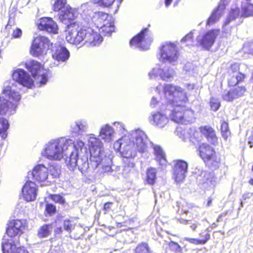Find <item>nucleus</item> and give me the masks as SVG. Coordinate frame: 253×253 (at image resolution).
Here are the masks:
<instances>
[{
    "instance_id": "nucleus-49",
    "label": "nucleus",
    "mask_w": 253,
    "mask_h": 253,
    "mask_svg": "<svg viewBox=\"0 0 253 253\" xmlns=\"http://www.w3.org/2000/svg\"><path fill=\"white\" fill-rule=\"evenodd\" d=\"M135 251V253H150L148 245L146 243H142L138 245Z\"/></svg>"
},
{
    "instance_id": "nucleus-60",
    "label": "nucleus",
    "mask_w": 253,
    "mask_h": 253,
    "mask_svg": "<svg viewBox=\"0 0 253 253\" xmlns=\"http://www.w3.org/2000/svg\"><path fill=\"white\" fill-rule=\"evenodd\" d=\"M46 211L49 214H52L56 212V207L51 204H47L45 208Z\"/></svg>"
},
{
    "instance_id": "nucleus-55",
    "label": "nucleus",
    "mask_w": 253,
    "mask_h": 253,
    "mask_svg": "<svg viewBox=\"0 0 253 253\" xmlns=\"http://www.w3.org/2000/svg\"><path fill=\"white\" fill-rule=\"evenodd\" d=\"M124 170H126L127 171H129L130 169L134 168L135 166L134 163L130 159H126V160H124Z\"/></svg>"
},
{
    "instance_id": "nucleus-52",
    "label": "nucleus",
    "mask_w": 253,
    "mask_h": 253,
    "mask_svg": "<svg viewBox=\"0 0 253 253\" xmlns=\"http://www.w3.org/2000/svg\"><path fill=\"white\" fill-rule=\"evenodd\" d=\"M210 106L212 110L216 111L219 109L220 103L218 99L211 97L210 100Z\"/></svg>"
},
{
    "instance_id": "nucleus-33",
    "label": "nucleus",
    "mask_w": 253,
    "mask_h": 253,
    "mask_svg": "<svg viewBox=\"0 0 253 253\" xmlns=\"http://www.w3.org/2000/svg\"><path fill=\"white\" fill-rule=\"evenodd\" d=\"M14 238H10L7 235H4L1 243V248L3 253H14L16 248Z\"/></svg>"
},
{
    "instance_id": "nucleus-63",
    "label": "nucleus",
    "mask_w": 253,
    "mask_h": 253,
    "mask_svg": "<svg viewBox=\"0 0 253 253\" xmlns=\"http://www.w3.org/2000/svg\"><path fill=\"white\" fill-rule=\"evenodd\" d=\"M248 144L250 145V147H253V131H251L250 136L248 137Z\"/></svg>"
},
{
    "instance_id": "nucleus-23",
    "label": "nucleus",
    "mask_w": 253,
    "mask_h": 253,
    "mask_svg": "<svg viewBox=\"0 0 253 253\" xmlns=\"http://www.w3.org/2000/svg\"><path fill=\"white\" fill-rule=\"evenodd\" d=\"M38 27L40 30H44L50 33L57 34L58 32V26L51 18H41L38 23Z\"/></svg>"
},
{
    "instance_id": "nucleus-8",
    "label": "nucleus",
    "mask_w": 253,
    "mask_h": 253,
    "mask_svg": "<svg viewBox=\"0 0 253 253\" xmlns=\"http://www.w3.org/2000/svg\"><path fill=\"white\" fill-rule=\"evenodd\" d=\"M87 139L90 147V165H92L93 167H96L100 159L99 157L104 156L103 144L101 140L93 134H88Z\"/></svg>"
},
{
    "instance_id": "nucleus-62",
    "label": "nucleus",
    "mask_w": 253,
    "mask_h": 253,
    "mask_svg": "<svg viewBox=\"0 0 253 253\" xmlns=\"http://www.w3.org/2000/svg\"><path fill=\"white\" fill-rule=\"evenodd\" d=\"M189 225L190 226V228L193 231H195L196 228H197L198 226L199 225H200V223L196 221H193L192 220H190L189 223Z\"/></svg>"
},
{
    "instance_id": "nucleus-43",
    "label": "nucleus",
    "mask_w": 253,
    "mask_h": 253,
    "mask_svg": "<svg viewBox=\"0 0 253 253\" xmlns=\"http://www.w3.org/2000/svg\"><path fill=\"white\" fill-rule=\"evenodd\" d=\"M230 76V78L228 79V84L230 86H233L243 81L245 77V75L242 73H237V74Z\"/></svg>"
},
{
    "instance_id": "nucleus-11",
    "label": "nucleus",
    "mask_w": 253,
    "mask_h": 253,
    "mask_svg": "<svg viewBox=\"0 0 253 253\" xmlns=\"http://www.w3.org/2000/svg\"><path fill=\"white\" fill-rule=\"evenodd\" d=\"M198 151L201 158L209 167L213 169L218 167L220 159L216 156L212 147L209 144L203 143L199 146Z\"/></svg>"
},
{
    "instance_id": "nucleus-53",
    "label": "nucleus",
    "mask_w": 253,
    "mask_h": 253,
    "mask_svg": "<svg viewBox=\"0 0 253 253\" xmlns=\"http://www.w3.org/2000/svg\"><path fill=\"white\" fill-rule=\"evenodd\" d=\"M169 247L170 250L174 252L178 253L181 252L182 249L178 243L170 241L169 243Z\"/></svg>"
},
{
    "instance_id": "nucleus-13",
    "label": "nucleus",
    "mask_w": 253,
    "mask_h": 253,
    "mask_svg": "<svg viewBox=\"0 0 253 253\" xmlns=\"http://www.w3.org/2000/svg\"><path fill=\"white\" fill-rule=\"evenodd\" d=\"M148 29L147 28L142 29L130 40V46L142 50H148L153 41V38L148 34Z\"/></svg>"
},
{
    "instance_id": "nucleus-41",
    "label": "nucleus",
    "mask_w": 253,
    "mask_h": 253,
    "mask_svg": "<svg viewBox=\"0 0 253 253\" xmlns=\"http://www.w3.org/2000/svg\"><path fill=\"white\" fill-rule=\"evenodd\" d=\"M52 231V225L51 224H44L41 226L38 230V236L40 238H43L50 235Z\"/></svg>"
},
{
    "instance_id": "nucleus-37",
    "label": "nucleus",
    "mask_w": 253,
    "mask_h": 253,
    "mask_svg": "<svg viewBox=\"0 0 253 253\" xmlns=\"http://www.w3.org/2000/svg\"><path fill=\"white\" fill-rule=\"evenodd\" d=\"M153 150L156 161L160 165H166L167 163L166 155L162 148L159 145H154Z\"/></svg>"
},
{
    "instance_id": "nucleus-27",
    "label": "nucleus",
    "mask_w": 253,
    "mask_h": 253,
    "mask_svg": "<svg viewBox=\"0 0 253 253\" xmlns=\"http://www.w3.org/2000/svg\"><path fill=\"white\" fill-rule=\"evenodd\" d=\"M91 18V23H93L98 28L99 25L108 24L109 22L113 21L112 16L102 12H95Z\"/></svg>"
},
{
    "instance_id": "nucleus-32",
    "label": "nucleus",
    "mask_w": 253,
    "mask_h": 253,
    "mask_svg": "<svg viewBox=\"0 0 253 253\" xmlns=\"http://www.w3.org/2000/svg\"><path fill=\"white\" fill-rule=\"evenodd\" d=\"M200 131L202 134L207 138L209 142L215 145L217 144V137L216 136L215 131L211 126H201Z\"/></svg>"
},
{
    "instance_id": "nucleus-4",
    "label": "nucleus",
    "mask_w": 253,
    "mask_h": 253,
    "mask_svg": "<svg viewBox=\"0 0 253 253\" xmlns=\"http://www.w3.org/2000/svg\"><path fill=\"white\" fill-rule=\"evenodd\" d=\"M21 99L19 92L11 86H7L0 96V114L9 116L16 112L17 102Z\"/></svg>"
},
{
    "instance_id": "nucleus-9",
    "label": "nucleus",
    "mask_w": 253,
    "mask_h": 253,
    "mask_svg": "<svg viewBox=\"0 0 253 253\" xmlns=\"http://www.w3.org/2000/svg\"><path fill=\"white\" fill-rule=\"evenodd\" d=\"M99 160L96 167L90 165L93 169H98L97 172L100 173H105L114 176L118 175L120 170V167L112 164V158L110 156H102L99 157Z\"/></svg>"
},
{
    "instance_id": "nucleus-59",
    "label": "nucleus",
    "mask_w": 253,
    "mask_h": 253,
    "mask_svg": "<svg viewBox=\"0 0 253 253\" xmlns=\"http://www.w3.org/2000/svg\"><path fill=\"white\" fill-rule=\"evenodd\" d=\"M114 126L116 127L117 131L120 133H124L126 131L124 125L119 122H116L114 123Z\"/></svg>"
},
{
    "instance_id": "nucleus-20",
    "label": "nucleus",
    "mask_w": 253,
    "mask_h": 253,
    "mask_svg": "<svg viewBox=\"0 0 253 253\" xmlns=\"http://www.w3.org/2000/svg\"><path fill=\"white\" fill-rule=\"evenodd\" d=\"M168 106L162 107L161 109L163 110L165 114H163L159 112L153 113L149 118V121L151 124L156 126L159 128L164 127L169 122V119L167 116L168 115L166 114V110Z\"/></svg>"
},
{
    "instance_id": "nucleus-56",
    "label": "nucleus",
    "mask_w": 253,
    "mask_h": 253,
    "mask_svg": "<svg viewBox=\"0 0 253 253\" xmlns=\"http://www.w3.org/2000/svg\"><path fill=\"white\" fill-rule=\"evenodd\" d=\"M239 66L237 63H234L231 64L230 68L229 69V73L230 75L237 74V73H241L239 72Z\"/></svg>"
},
{
    "instance_id": "nucleus-58",
    "label": "nucleus",
    "mask_w": 253,
    "mask_h": 253,
    "mask_svg": "<svg viewBox=\"0 0 253 253\" xmlns=\"http://www.w3.org/2000/svg\"><path fill=\"white\" fill-rule=\"evenodd\" d=\"M51 199L56 203L63 204L65 202V199L60 195H53L51 196Z\"/></svg>"
},
{
    "instance_id": "nucleus-57",
    "label": "nucleus",
    "mask_w": 253,
    "mask_h": 253,
    "mask_svg": "<svg viewBox=\"0 0 253 253\" xmlns=\"http://www.w3.org/2000/svg\"><path fill=\"white\" fill-rule=\"evenodd\" d=\"M63 228L65 230L67 231L68 232H71L72 227L73 224L71 223V221L69 219L64 220L63 222Z\"/></svg>"
},
{
    "instance_id": "nucleus-46",
    "label": "nucleus",
    "mask_w": 253,
    "mask_h": 253,
    "mask_svg": "<svg viewBox=\"0 0 253 253\" xmlns=\"http://www.w3.org/2000/svg\"><path fill=\"white\" fill-rule=\"evenodd\" d=\"M210 239V234L209 233L206 234V239L199 240L195 238H191L188 237H185L184 240L187 241L189 243L197 245H204L206 244L207 241Z\"/></svg>"
},
{
    "instance_id": "nucleus-14",
    "label": "nucleus",
    "mask_w": 253,
    "mask_h": 253,
    "mask_svg": "<svg viewBox=\"0 0 253 253\" xmlns=\"http://www.w3.org/2000/svg\"><path fill=\"white\" fill-rule=\"evenodd\" d=\"M219 34V30L211 29L200 34L196 39L198 45L206 50H209L214 44Z\"/></svg>"
},
{
    "instance_id": "nucleus-6",
    "label": "nucleus",
    "mask_w": 253,
    "mask_h": 253,
    "mask_svg": "<svg viewBox=\"0 0 253 253\" xmlns=\"http://www.w3.org/2000/svg\"><path fill=\"white\" fill-rule=\"evenodd\" d=\"M114 148L126 159H131L136 155V148L132 145L130 136L126 134L114 142Z\"/></svg>"
},
{
    "instance_id": "nucleus-7",
    "label": "nucleus",
    "mask_w": 253,
    "mask_h": 253,
    "mask_svg": "<svg viewBox=\"0 0 253 253\" xmlns=\"http://www.w3.org/2000/svg\"><path fill=\"white\" fill-rule=\"evenodd\" d=\"M161 61L174 65L177 61L179 52L176 45L171 42H165L162 43L159 48Z\"/></svg>"
},
{
    "instance_id": "nucleus-35",
    "label": "nucleus",
    "mask_w": 253,
    "mask_h": 253,
    "mask_svg": "<svg viewBox=\"0 0 253 253\" xmlns=\"http://www.w3.org/2000/svg\"><path fill=\"white\" fill-rule=\"evenodd\" d=\"M71 145L72 147H70L68 149V151H71V152L68 154V155L70 156L71 153L77 152H78V156H81L82 154H86V149L84 147V143L83 141L78 140L75 143H74V141L73 140V143Z\"/></svg>"
},
{
    "instance_id": "nucleus-29",
    "label": "nucleus",
    "mask_w": 253,
    "mask_h": 253,
    "mask_svg": "<svg viewBox=\"0 0 253 253\" xmlns=\"http://www.w3.org/2000/svg\"><path fill=\"white\" fill-rule=\"evenodd\" d=\"M52 57L58 63L66 62L70 57V52L66 47L59 46L52 53Z\"/></svg>"
},
{
    "instance_id": "nucleus-25",
    "label": "nucleus",
    "mask_w": 253,
    "mask_h": 253,
    "mask_svg": "<svg viewBox=\"0 0 253 253\" xmlns=\"http://www.w3.org/2000/svg\"><path fill=\"white\" fill-rule=\"evenodd\" d=\"M78 12L81 15L85 22L88 24L91 23V18L95 13L93 11L91 2L82 4L78 8Z\"/></svg>"
},
{
    "instance_id": "nucleus-34",
    "label": "nucleus",
    "mask_w": 253,
    "mask_h": 253,
    "mask_svg": "<svg viewBox=\"0 0 253 253\" xmlns=\"http://www.w3.org/2000/svg\"><path fill=\"white\" fill-rule=\"evenodd\" d=\"M182 134L183 135L182 139L185 141H186L187 139H188L190 141L195 144L196 142L199 141L198 136L199 132L196 131L195 128H189L184 129L183 130Z\"/></svg>"
},
{
    "instance_id": "nucleus-26",
    "label": "nucleus",
    "mask_w": 253,
    "mask_h": 253,
    "mask_svg": "<svg viewBox=\"0 0 253 253\" xmlns=\"http://www.w3.org/2000/svg\"><path fill=\"white\" fill-rule=\"evenodd\" d=\"M246 89L243 86H238L229 91H225L222 94V98L227 101H232L234 99L242 96L246 92Z\"/></svg>"
},
{
    "instance_id": "nucleus-31",
    "label": "nucleus",
    "mask_w": 253,
    "mask_h": 253,
    "mask_svg": "<svg viewBox=\"0 0 253 253\" xmlns=\"http://www.w3.org/2000/svg\"><path fill=\"white\" fill-rule=\"evenodd\" d=\"M75 18L74 10L69 5L64 7L59 14V19L62 23L68 24Z\"/></svg>"
},
{
    "instance_id": "nucleus-40",
    "label": "nucleus",
    "mask_w": 253,
    "mask_h": 253,
    "mask_svg": "<svg viewBox=\"0 0 253 253\" xmlns=\"http://www.w3.org/2000/svg\"><path fill=\"white\" fill-rule=\"evenodd\" d=\"M98 29L99 32L103 33L104 36H110L111 33L115 31L114 22L111 21L108 24L99 25Z\"/></svg>"
},
{
    "instance_id": "nucleus-39",
    "label": "nucleus",
    "mask_w": 253,
    "mask_h": 253,
    "mask_svg": "<svg viewBox=\"0 0 253 253\" xmlns=\"http://www.w3.org/2000/svg\"><path fill=\"white\" fill-rule=\"evenodd\" d=\"M166 84H164L163 89H164V86ZM163 94L164 95V97L162 98H161V100H159L158 98L155 96L152 97L151 102H150V106L153 107L155 108L157 106H159L161 107H166L168 105V104H169V103L168 102V100L166 99L165 97V94L164 93V90H163L162 92Z\"/></svg>"
},
{
    "instance_id": "nucleus-38",
    "label": "nucleus",
    "mask_w": 253,
    "mask_h": 253,
    "mask_svg": "<svg viewBox=\"0 0 253 253\" xmlns=\"http://www.w3.org/2000/svg\"><path fill=\"white\" fill-rule=\"evenodd\" d=\"M223 13V6H220L214 9L211 15L208 18L207 25H211L218 21Z\"/></svg>"
},
{
    "instance_id": "nucleus-44",
    "label": "nucleus",
    "mask_w": 253,
    "mask_h": 253,
    "mask_svg": "<svg viewBox=\"0 0 253 253\" xmlns=\"http://www.w3.org/2000/svg\"><path fill=\"white\" fill-rule=\"evenodd\" d=\"M187 171L180 170L177 169H173V174L175 181L178 184L183 182L186 176Z\"/></svg>"
},
{
    "instance_id": "nucleus-19",
    "label": "nucleus",
    "mask_w": 253,
    "mask_h": 253,
    "mask_svg": "<svg viewBox=\"0 0 253 253\" xmlns=\"http://www.w3.org/2000/svg\"><path fill=\"white\" fill-rule=\"evenodd\" d=\"M48 169L43 164L36 166L32 171L28 173V177L32 176V179L39 182L45 181L48 177Z\"/></svg>"
},
{
    "instance_id": "nucleus-17",
    "label": "nucleus",
    "mask_w": 253,
    "mask_h": 253,
    "mask_svg": "<svg viewBox=\"0 0 253 253\" xmlns=\"http://www.w3.org/2000/svg\"><path fill=\"white\" fill-rule=\"evenodd\" d=\"M175 75L173 69L169 66H157L152 69L149 73V76L151 79H155L160 77L161 79L165 81H170Z\"/></svg>"
},
{
    "instance_id": "nucleus-48",
    "label": "nucleus",
    "mask_w": 253,
    "mask_h": 253,
    "mask_svg": "<svg viewBox=\"0 0 253 253\" xmlns=\"http://www.w3.org/2000/svg\"><path fill=\"white\" fill-rule=\"evenodd\" d=\"M66 0H56L53 5V9L55 11H58L63 9L67 5H66Z\"/></svg>"
},
{
    "instance_id": "nucleus-42",
    "label": "nucleus",
    "mask_w": 253,
    "mask_h": 253,
    "mask_svg": "<svg viewBox=\"0 0 253 253\" xmlns=\"http://www.w3.org/2000/svg\"><path fill=\"white\" fill-rule=\"evenodd\" d=\"M9 126L7 120L0 117V136L4 139L7 137V130Z\"/></svg>"
},
{
    "instance_id": "nucleus-28",
    "label": "nucleus",
    "mask_w": 253,
    "mask_h": 253,
    "mask_svg": "<svg viewBox=\"0 0 253 253\" xmlns=\"http://www.w3.org/2000/svg\"><path fill=\"white\" fill-rule=\"evenodd\" d=\"M91 18V23H93L98 28L99 25L108 24L109 22L113 21L112 16L102 12H95Z\"/></svg>"
},
{
    "instance_id": "nucleus-1",
    "label": "nucleus",
    "mask_w": 253,
    "mask_h": 253,
    "mask_svg": "<svg viewBox=\"0 0 253 253\" xmlns=\"http://www.w3.org/2000/svg\"><path fill=\"white\" fill-rule=\"evenodd\" d=\"M164 91L169 104L166 111L169 118L177 123L188 125L195 122L194 111L184 104L188 100L182 88L172 84H166Z\"/></svg>"
},
{
    "instance_id": "nucleus-50",
    "label": "nucleus",
    "mask_w": 253,
    "mask_h": 253,
    "mask_svg": "<svg viewBox=\"0 0 253 253\" xmlns=\"http://www.w3.org/2000/svg\"><path fill=\"white\" fill-rule=\"evenodd\" d=\"M94 4L103 7L110 6L114 2L115 0H92Z\"/></svg>"
},
{
    "instance_id": "nucleus-61",
    "label": "nucleus",
    "mask_w": 253,
    "mask_h": 253,
    "mask_svg": "<svg viewBox=\"0 0 253 253\" xmlns=\"http://www.w3.org/2000/svg\"><path fill=\"white\" fill-rule=\"evenodd\" d=\"M22 34V30L17 28L15 30L13 31L12 37L14 38H20Z\"/></svg>"
},
{
    "instance_id": "nucleus-10",
    "label": "nucleus",
    "mask_w": 253,
    "mask_h": 253,
    "mask_svg": "<svg viewBox=\"0 0 253 253\" xmlns=\"http://www.w3.org/2000/svg\"><path fill=\"white\" fill-rule=\"evenodd\" d=\"M67 164L71 170H74L78 167L79 170L84 173L90 167V163L88 161L87 154L78 156V152L71 153L68 159L66 160Z\"/></svg>"
},
{
    "instance_id": "nucleus-64",
    "label": "nucleus",
    "mask_w": 253,
    "mask_h": 253,
    "mask_svg": "<svg viewBox=\"0 0 253 253\" xmlns=\"http://www.w3.org/2000/svg\"><path fill=\"white\" fill-rule=\"evenodd\" d=\"M14 253H29L24 247L18 248Z\"/></svg>"
},
{
    "instance_id": "nucleus-21",
    "label": "nucleus",
    "mask_w": 253,
    "mask_h": 253,
    "mask_svg": "<svg viewBox=\"0 0 253 253\" xmlns=\"http://www.w3.org/2000/svg\"><path fill=\"white\" fill-rule=\"evenodd\" d=\"M38 187L32 181H27L23 186L22 192L23 198L27 202L36 200L37 196Z\"/></svg>"
},
{
    "instance_id": "nucleus-22",
    "label": "nucleus",
    "mask_w": 253,
    "mask_h": 253,
    "mask_svg": "<svg viewBox=\"0 0 253 253\" xmlns=\"http://www.w3.org/2000/svg\"><path fill=\"white\" fill-rule=\"evenodd\" d=\"M25 227V221L16 219L10 222L6 229V235L10 238H15L21 235Z\"/></svg>"
},
{
    "instance_id": "nucleus-5",
    "label": "nucleus",
    "mask_w": 253,
    "mask_h": 253,
    "mask_svg": "<svg viewBox=\"0 0 253 253\" xmlns=\"http://www.w3.org/2000/svg\"><path fill=\"white\" fill-rule=\"evenodd\" d=\"M253 16V4L247 1L242 2L241 11L238 7L231 8L228 17L223 25V30L225 32L226 28L232 21L239 18V24L242 23L243 19Z\"/></svg>"
},
{
    "instance_id": "nucleus-24",
    "label": "nucleus",
    "mask_w": 253,
    "mask_h": 253,
    "mask_svg": "<svg viewBox=\"0 0 253 253\" xmlns=\"http://www.w3.org/2000/svg\"><path fill=\"white\" fill-rule=\"evenodd\" d=\"M88 129V122L84 119L77 120L70 126L71 132L76 135H82L86 132Z\"/></svg>"
},
{
    "instance_id": "nucleus-15",
    "label": "nucleus",
    "mask_w": 253,
    "mask_h": 253,
    "mask_svg": "<svg viewBox=\"0 0 253 253\" xmlns=\"http://www.w3.org/2000/svg\"><path fill=\"white\" fill-rule=\"evenodd\" d=\"M52 46L49 40L44 36H39L33 40L31 53L35 57L45 54Z\"/></svg>"
},
{
    "instance_id": "nucleus-47",
    "label": "nucleus",
    "mask_w": 253,
    "mask_h": 253,
    "mask_svg": "<svg viewBox=\"0 0 253 253\" xmlns=\"http://www.w3.org/2000/svg\"><path fill=\"white\" fill-rule=\"evenodd\" d=\"M221 132L225 140H227L230 135L228 124L225 121H223L221 124Z\"/></svg>"
},
{
    "instance_id": "nucleus-30",
    "label": "nucleus",
    "mask_w": 253,
    "mask_h": 253,
    "mask_svg": "<svg viewBox=\"0 0 253 253\" xmlns=\"http://www.w3.org/2000/svg\"><path fill=\"white\" fill-rule=\"evenodd\" d=\"M115 131L114 128L108 124L101 126L99 136L105 142H110L114 139Z\"/></svg>"
},
{
    "instance_id": "nucleus-12",
    "label": "nucleus",
    "mask_w": 253,
    "mask_h": 253,
    "mask_svg": "<svg viewBox=\"0 0 253 253\" xmlns=\"http://www.w3.org/2000/svg\"><path fill=\"white\" fill-rule=\"evenodd\" d=\"M25 67L32 73L33 77L39 82V86L45 85L48 81L46 71L42 70L41 64L38 61L31 60L26 62Z\"/></svg>"
},
{
    "instance_id": "nucleus-3",
    "label": "nucleus",
    "mask_w": 253,
    "mask_h": 253,
    "mask_svg": "<svg viewBox=\"0 0 253 253\" xmlns=\"http://www.w3.org/2000/svg\"><path fill=\"white\" fill-rule=\"evenodd\" d=\"M73 140L65 138L52 139L46 143L42 155L50 160L59 161L64 156L68 157V149L72 147Z\"/></svg>"
},
{
    "instance_id": "nucleus-54",
    "label": "nucleus",
    "mask_w": 253,
    "mask_h": 253,
    "mask_svg": "<svg viewBox=\"0 0 253 253\" xmlns=\"http://www.w3.org/2000/svg\"><path fill=\"white\" fill-rule=\"evenodd\" d=\"M49 172L53 177H56L60 173V168L58 166H51L49 169Z\"/></svg>"
},
{
    "instance_id": "nucleus-18",
    "label": "nucleus",
    "mask_w": 253,
    "mask_h": 253,
    "mask_svg": "<svg viewBox=\"0 0 253 253\" xmlns=\"http://www.w3.org/2000/svg\"><path fill=\"white\" fill-rule=\"evenodd\" d=\"M12 82H17L20 84L28 88H31L34 85V81L30 75L24 70L17 69L12 74Z\"/></svg>"
},
{
    "instance_id": "nucleus-2",
    "label": "nucleus",
    "mask_w": 253,
    "mask_h": 253,
    "mask_svg": "<svg viewBox=\"0 0 253 253\" xmlns=\"http://www.w3.org/2000/svg\"><path fill=\"white\" fill-rule=\"evenodd\" d=\"M66 40L70 43L86 44L88 46H98L103 38L99 33L89 27H78L68 31Z\"/></svg>"
},
{
    "instance_id": "nucleus-51",
    "label": "nucleus",
    "mask_w": 253,
    "mask_h": 253,
    "mask_svg": "<svg viewBox=\"0 0 253 253\" xmlns=\"http://www.w3.org/2000/svg\"><path fill=\"white\" fill-rule=\"evenodd\" d=\"M173 169H177L187 172L188 164L184 161L178 160L176 161Z\"/></svg>"
},
{
    "instance_id": "nucleus-45",
    "label": "nucleus",
    "mask_w": 253,
    "mask_h": 253,
    "mask_svg": "<svg viewBox=\"0 0 253 253\" xmlns=\"http://www.w3.org/2000/svg\"><path fill=\"white\" fill-rule=\"evenodd\" d=\"M157 170L155 168H150L147 170L146 181L150 185H153L156 179Z\"/></svg>"
},
{
    "instance_id": "nucleus-36",
    "label": "nucleus",
    "mask_w": 253,
    "mask_h": 253,
    "mask_svg": "<svg viewBox=\"0 0 253 253\" xmlns=\"http://www.w3.org/2000/svg\"><path fill=\"white\" fill-rule=\"evenodd\" d=\"M213 178V174L210 172L202 170L197 175V179L200 184H207L211 183Z\"/></svg>"
},
{
    "instance_id": "nucleus-16",
    "label": "nucleus",
    "mask_w": 253,
    "mask_h": 253,
    "mask_svg": "<svg viewBox=\"0 0 253 253\" xmlns=\"http://www.w3.org/2000/svg\"><path fill=\"white\" fill-rule=\"evenodd\" d=\"M129 135L132 145L139 152L144 153L147 148L148 138L141 130L137 129L126 134Z\"/></svg>"
}]
</instances>
